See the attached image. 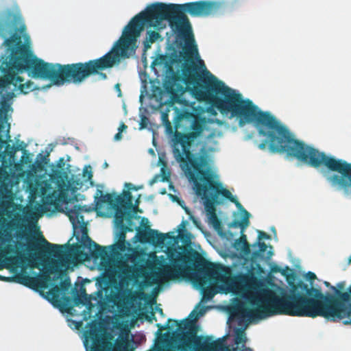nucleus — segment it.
<instances>
[{"label": "nucleus", "instance_id": "obj_1", "mask_svg": "<svg viewBox=\"0 0 351 351\" xmlns=\"http://www.w3.org/2000/svg\"><path fill=\"white\" fill-rule=\"evenodd\" d=\"M26 26L19 12L12 8L0 10V38L10 51L1 64L3 73L4 86L12 84L15 90L27 94L35 89L31 81L24 82L19 73L27 72L36 79L49 80L53 84L60 86L65 83L81 84L91 75H99L101 80L108 78L102 71L112 68L121 60L129 58L137 48L138 38L143 32L134 17L124 27L122 35L112 48L103 56L86 62L68 64H52L45 62L34 55L29 46L21 41V34Z\"/></svg>", "mask_w": 351, "mask_h": 351}, {"label": "nucleus", "instance_id": "obj_2", "mask_svg": "<svg viewBox=\"0 0 351 351\" xmlns=\"http://www.w3.org/2000/svg\"><path fill=\"white\" fill-rule=\"evenodd\" d=\"M206 119L197 112L195 108L192 111L184 110L178 114L175 119V128L184 132L176 131L172 144V154L180 167L189 180L193 182L195 194L202 200L219 204V195L234 203L243 213L241 221L234 220L230 226L239 227L243 232L250 225V214L241 204L232 195L231 192L223 187L217 176L213 172L206 154H196L191 151L195 141L204 131Z\"/></svg>", "mask_w": 351, "mask_h": 351}, {"label": "nucleus", "instance_id": "obj_3", "mask_svg": "<svg viewBox=\"0 0 351 351\" xmlns=\"http://www.w3.org/2000/svg\"><path fill=\"white\" fill-rule=\"evenodd\" d=\"M255 123L260 136L265 139L258 145L261 149L267 146L271 153L285 154L313 168L325 166L339 174L325 175L327 181L346 195L351 194V163L327 156L324 152L295 138L294 135L268 112L259 110L250 99H245V123Z\"/></svg>", "mask_w": 351, "mask_h": 351}, {"label": "nucleus", "instance_id": "obj_4", "mask_svg": "<svg viewBox=\"0 0 351 351\" xmlns=\"http://www.w3.org/2000/svg\"><path fill=\"white\" fill-rule=\"evenodd\" d=\"M221 3L210 0H200L182 4H166L154 3L147 7L145 10L134 16L140 27H154L162 29L164 21H167L170 27L178 39L186 43H193L194 38L191 24L186 13L191 17L206 18L217 14Z\"/></svg>", "mask_w": 351, "mask_h": 351}, {"label": "nucleus", "instance_id": "obj_5", "mask_svg": "<svg viewBox=\"0 0 351 351\" xmlns=\"http://www.w3.org/2000/svg\"><path fill=\"white\" fill-rule=\"evenodd\" d=\"M86 206L74 205L72 208L68 209L66 215L69 217L73 228L81 227V242L84 247L88 249L92 256L97 259L100 258L101 264L105 267L110 266V257L118 256L121 252H124L130 245L126 241V233L132 232V216L130 211L118 210L114 215V221L117 228L119 230L116 234V242L108 247H103L93 241L88 235V230L84 222L82 212L87 211Z\"/></svg>", "mask_w": 351, "mask_h": 351}, {"label": "nucleus", "instance_id": "obj_6", "mask_svg": "<svg viewBox=\"0 0 351 351\" xmlns=\"http://www.w3.org/2000/svg\"><path fill=\"white\" fill-rule=\"evenodd\" d=\"M202 276H198L195 282L202 291V300L208 301L218 293L214 286H207L210 283L221 284V289L226 291H234L239 289L245 282V277L243 275L232 276L230 268L221 264L206 262L199 269Z\"/></svg>", "mask_w": 351, "mask_h": 351}, {"label": "nucleus", "instance_id": "obj_7", "mask_svg": "<svg viewBox=\"0 0 351 351\" xmlns=\"http://www.w3.org/2000/svg\"><path fill=\"white\" fill-rule=\"evenodd\" d=\"M173 319H169L168 322H172ZM175 325L178 326L179 332L177 333L176 337L181 342L178 348L181 351L186 350L194 348L197 350H206L213 346L216 345L215 341L210 343H207V340L210 339L208 337H206V341H202L203 337L197 336L198 326L195 322L192 319H184L181 322L178 320H173Z\"/></svg>", "mask_w": 351, "mask_h": 351}, {"label": "nucleus", "instance_id": "obj_8", "mask_svg": "<svg viewBox=\"0 0 351 351\" xmlns=\"http://www.w3.org/2000/svg\"><path fill=\"white\" fill-rule=\"evenodd\" d=\"M84 344L86 351H128L129 346L128 339L121 338L116 341L113 348L112 343L96 327L86 331Z\"/></svg>", "mask_w": 351, "mask_h": 351}, {"label": "nucleus", "instance_id": "obj_9", "mask_svg": "<svg viewBox=\"0 0 351 351\" xmlns=\"http://www.w3.org/2000/svg\"><path fill=\"white\" fill-rule=\"evenodd\" d=\"M95 202L98 208H101L104 204H108L115 210L126 211H138V206H134L132 203V195L129 191H123L121 195H116L115 193L103 194L102 191L97 190L95 196Z\"/></svg>", "mask_w": 351, "mask_h": 351}, {"label": "nucleus", "instance_id": "obj_10", "mask_svg": "<svg viewBox=\"0 0 351 351\" xmlns=\"http://www.w3.org/2000/svg\"><path fill=\"white\" fill-rule=\"evenodd\" d=\"M176 249L169 250L168 256L171 265H166L159 270V275L165 280H174L179 277L182 271V266L179 262L185 263L188 258L186 255L182 252H178V258H175Z\"/></svg>", "mask_w": 351, "mask_h": 351}, {"label": "nucleus", "instance_id": "obj_11", "mask_svg": "<svg viewBox=\"0 0 351 351\" xmlns=\"http://www.w3.org/2000/svg\"><path fill=\"white\" fill-rule=\"evenodd\" d=\"M139 237L142 242H147L155 245H164L165 239L170 238V236L168 233H160L156 230L149 228L148 230L139 232Z\"/></svg>", "mask_w": 351, "mask_h": 351}, {"label": "nucleus", "instance_id": "obj_12", "mask_svg": "<svg viewBox=\"0 0 351 351\" xmlns=\"http://www.w3.org/2000/svg\"><path fill=\"white\" fill-rule=\"evenodd\" d=\"M204 206V209L208 216L209 223L213 226L217 230L221 229V222L218 218L216 213L215 204L210 203L206 200H202Z\"/></svg>", "mask_w": 351, "mask_h": 351}, {"label": "nucleus", "instance_id": "obj_13", "mask_svg": "<svg viewBox=\"0 0 351 351\" xmlns=\"http://www.w3.org/2000/svg\"><path fill=\"white\" fill-rule=\"evenodd\" d=\"M41 242L45 245V251L47 254L58 258H62L66 255L65 245L52 244L47 241L43 236L41 237Z\"/></svg>", "mask_w": 351, "mask_h": 351}, {"label": "nucleus", "instance_id": "obj_14", "mask_svg": "<svg viewBox=\"0 0 351 351\" xmlns=\"http://www.w3.org/2000/svg\"><path fill=\"white\" fill-rule=\"evenodd\" d=\"M258 246V250L254 252L252 254V259H265L269 260L273 256V252L271 251L272 247L270 246V250L266 252L265 255V252L267 250V245L265 242L258 241L256 243Z\"/></svg>", "mask_w": 351, "mask_h": 351}, {"label": "nucleus", "instance_id": "obj_15", "mask_svg": "<svg viewBox=\"0 0 351 351\" xmlns=\"http://www.w3.org/2000/svg\"><path fill=\"white\" fill-rule=\"evenodd\" d=\"M21 245L23 247L25 246V243H21ZM26 246H27V251L29 253L28 262L29 263L30 267L32 268L37 267V266H36L34 265V263H35V261L38 258V256H37V253H36V252L39 249L38 247V245L35 242L29 241L27 243V244L26 245Z\"/></svg>", "mask_w": 351, "mask_h": 351}, {"label": "nucleus", "instance_id": "obj_16", "mask_svg": "<svg viewBox=\"0 0 351 351\" xmlns=\"http://www.w3.org/2000/svg\"><path fill=\"white\" fill-rule=\"evenodd\" d=\"M234 246L237 250H241L244 255H249L251 253L250 245L247 241L246 235L243 234L235 241Z\"/></svg>", "mask_w": 351, "mask_h": 351}, {"label": "nucleus", "instance_id": "obj_17", "mask_svg": "<svg viewBox=\"0 0 351 351\" xmlns=\"http://www.w3.org/2000/svg\"><path fill=\"white\" fill-rule=\"evenodd\" d=\"M51 273L49 270L43 271L40 275L36 276L35 287L40 288H46L47 283L51 280L50 274Z\"/></svg>", "mask_w": 351, "mask_h": 351}, {"label": "nucleus", "instance_id": "obj_18", "mask_svg": "<svg viewBox=\"0 0 351 351\" xmlns=\"http://www.w3.org/2000/svg\"><path fill=\"white\" fill-rule=\"evenodd\" d=\"M160 37V34L156 31H147V37L143 40L144 51H147L151 48L152 43H155Z\"/></svg>", "mask_w": 351, "mask_h": 351}, {"label": "nucleus", "instance_id": "obj_19", "mask_svg": "<svg viewBox=\"0 0 351 351\" xmlns=\"http://www.w3.org/2000/svg\"><path fill=\"white\" fill-rule=\"evenodd\" d=\"M18 282L29 287H35V277L27 274H21L17 276Z\"/></svg>", "mask_w": 351, "mask_h": 351}, {"label": "nucleus", "instance_id": "obj_20", "mask_svg": "<svg viewBox=\"0 0 351 351\" xmlns=\"http://www.w3.org/2000/svg\"><path fill=\"white\" fill-rule=\"evenodd\" d=\"M9 147H10V145H7L5 149L8 151V153L10 156H13L16 152L20 151V150L23 151L24 154H25L27 152V150L25 149L26 145L24 143V142H21L20 144H19L16 146L11 147L10 148V151L8 150L9 149Z\"/></svg>", "mask_w": 351, "mask_h": 351}, {"label": "nucleus", "instance_id": "obj_21", "mask_svg": "<svg viewBox=\"0 0 351 351\" xmlns=\"http://www.w3.org/2000/svg\"><path fill=\"white\" fill-rule=\"evenodd\" d=\"M161 119L162 121V124L165 125L167 130L171 131V130H172L171 123L169 119V114L167 112H163L162 113Z\"/></svg>", "mask_w": 351, "mask_h": 351}, {"label": "nucleus", "instance_id": "obj_22", "mask_svg": "<svg viewBox=\"0 0 351 351\" xmlns=\"http://www.w3.org/2000/svg\"><path fill=\"white\" fill-rule=\"evenodd\" d=\"M69 250H70L71 253L75 256H78L80 254H82V245H79V244L73 245L70 247Z\"/></svg>", "mask_w": 351, "mask_h": 351}, {"label": "nucleus", "instance_id": "obj_23", "mask_svg": "<svg viewBox=\"0 0 351 351\" xmlns=\"http://www.w3.org/2000/svg\"><path fill=\"white\" fill-rule=\"evenodd\" d=\"M245 338L244 337V332L241 330H238L235 337V343L239 344L241 342H245Z\"/></svg>", "mask_w": 351, "mask_h": 351}, {"label": "nucleus", "instance_id": "obj_24", "mask_svg": "<svg viewBox=\"0 0 351 351\" xmlns=\"http://www.w3.org/2000/svg\"><path fill=\"white\" fill-rule=\"evenodd\" d=\"M59 287L60 288V290H62V291H68L69 287H71V282H70L69 279H65V280H62L60 282V285Z\"/></svg>", "mask_w": 351, "mask_h": 351}, {"label": "nucleus", "instance_id": "obj_25", "mask_svg": "<svg viewBox=\"0 0 351 351\" xmlns=\"http://www.w3.org/2000/svg\"><path fill=\"white\" fill-rule=\"evenodd\" d=\"M88 169H90V166H87L84 168L83 171V177L86 180H91L93 177V173L91 170H88Z\"/></svg>", "mask_w": 351, "mask_h": 351}, {"label": "nucleus", "instance_id": "obj_26", "mask_svg": "<svg viewBox=\"0 0 351 351\" xmlns=\"http://www.w3.org/2000/svg\"><path fill=\"white\" fill-rule=\"evenodd\" d=\"M61 291L62 290H60L59 286L55 285L51 289L50 293L52 295L53 298H57L59 296L60 293H61Z\"/></svg>", "mask_w": 351, "mask_h": 351}, {"label": "nucleus", "instance_id": "obj_27", "mask_svg": "<svg viewBox=\"0 0 351 351\" xmlns=\"http://www.w3.org/2000/svg\"><path fill=\"white\" fill-rule=\"evenodd\" d=\"M258 241H261L262 239H269L271 238L269 234L263 231L258 230Z\"/></svg>", "mask_w": 351, "mask_h": 351}, {"label": "nucleus", "instance_id": "obj_28", "mask_svg": "<svg viewBox=\"0 0 351 351\" xmlns=\"http://www.w3.org/2000/svg\"><path fill=\"white\" fill-rule=\"evenodd\" d=\"M307 277L309 279V280L311 282V286H309L308 285V286L309 287H313V281L316 279V278H317L316 275L313 272L308 271L307 273Z\"/></svg>", "mask_w": 351, "mask_h": 351}, {"label": "nucleus", "instance_id": "obj_29", "mask_svg": "<svg viewBox=\"0 0 351 351\" xmlns=\"http://www.w3.org/2000/svg\"><path fill=\"white\" fill-rule=\"evenodd\" d=\"M123 269L122 271V273L124 274V275H128L130 273L132 272V270H131V268L130 267H128L126 264H123Z\"/></svg>", "mask_w": 351, "mask_h": 351}, {"label": "nucleus", "instance_id": "obj_30", "mask_svg": "<svg viewBox=\"0 0 351 351\" xmlns=\"http://www.w3.org/2000/svg\"><path fill=\"white\" fill-rule=\"evenodd\" d=\"M186 225V221H182L181 222V223L179 225L178 231H179L180 234L182 233L184 230H185Z\"/></svg>", "mask_w": 351, "mask_h": 351}, {"label": "nucleus", "instance_id": "obj_31", "mask_svg": "<svg viewBox=\"0 0 351 351\" xmlns=\"http://www.w3.org/2000/svg\"><path fill=\"white\" fill-rule=\"evenodd\" d=\"M64 158H60L57 162V167L58 168L62 169L64 167Z\"/></svg>", "mask_w": 351, "mask_h": 351}, {"label": "nucleus", "instance_id": "obj_32", "mask_svg": "<svg viewBox=\"0 0 351 351\" xmlns=\"http://www.w3.org/2000/svg\"><path fill=\"white\" fill-rule=\"evenodd\" d=\"M74 302L76 305H78L79 304L82 303V300L81 299V295H77L76 297H75Z\"/></svg>", "mask_w": 351, "mask_h": 351}, {"label": "nucleus", "instance_id": "obj_33", "mask_svg": "<svg viewBox=\"0 0 351 351\" xmlns=\"http://www.w3.org/2000/svg\"><path fill=\"white\" fill-rule=\"evenodd\" d=\"M128 128V126L124 123H121L118 130L119 132H123L125 130H126Z\"/></svg>", "mask_w": 351, "mask_h": 351}, {"label": "nucleus", "instance_id": "obj_34", "mask_svg": "<svg viewBox=\"0 0 351 351\" xmlns=\"http://www.w3.org/2000/svg\"><path fill=\"white\" fill-rule=\"evenodd\" d=\"M122 139V133L118 132L114 136V140L116 141H120Z\"/></svg>", "mask_w": 351, "mask_h": 351}, {"label": "nucleus", "instance_id": "obj_35", "mask_svg": "<svg viewBox=\"0 0 351 351\" xmlns=\"http://www.w3.org/2000/svg\"><path fill=\"white\" fill-rule=\"evenodd\" d=\"M6 97L8 99H12L14 97H15V94L14 93V92H8L6 95Z\"/></svg>", "mask_w": 351, "mask_h": 351}, {"label": "nucleus", "instance_id": "obj_36", "mask_svg": "<svg viewBox=\"0 0 351 351\" xmlns=\"http://www.w3.org/2000/svg\"><path fill=\"white\" fill-rule=\"evenodd\" d=\"M48 155H49V154H47V155L45 156H43L42 154H39L38 157L39 156L43 158V160L44 161V162L45 164H47V157L48 156Z\"/></svg>", "mask_w": 351, "mask_h": 351}, {"label": "nucleus", "instance_id": "obj_37", "mask_svg": "<svg viewBox=\"0 0 351 351\" xmlns=\"http://www.w3.org/2000/svg\"><path fill=\"white\" fill-rule=\"evenodd\" d=\"M145 119H146V118H145V117H144V118L142 119V121H141V128H140L141 129H143V128H145V127H146V123H145Z\"/></svg>", "mask_w": 351, "mask_h": 351}, {"label": "nucleus", "instance_id": "obj_38", "mask_svg": "<svg viewBox=\"0 0 351 351\" xmlns=\"http://www.w3.org/2000/svg\"><path fill=\"white\" fill-rule=\"evenodd\" d=\"M157 327L160 329V330H164V329H166L167 327H169L168 326H162L160 324H157Z\"/></svg>", "mask_w": 351, "mask_h": 351}, {"label": "nucleus", "instance_id": "obj_39", "mask_svg": "<svg viewBox=\"0 0 351 351\" xmlns=\"http://www.w3.org/2000/svg\"><path fill=\"white\" fill-rule=\"evenodd\" d=\"M152 318L156 319L155 317H154V313L153 312H152V315L150 317L147 316L146 317L147 320H148L149 322H152Z\"/></svg>", "mask_w": 351, "mask_h": 351}, {"label": "nucleus", "instance_id": "obj_40", "mask_svg": "<svg viewBox=\"0 0 351 351\" xmlns=\"http://www.w3.org/2000/svg\"><path fill=\"white\" fill-rule=\"evenodd\" d=\"M131 186H132V184H130V183L125 184V186L129 189H132ZM132 189L137 190V189L136 187H132Z\"/></svg>", "mask_w": 351, "mask_h": 351}, {"label": "nucleus", "instance_id": "obj_41", "mask_svg": "<svg viewBox=\"0 0 351 351\" xmlns=\"http://www.w3.org/2000/svg\"><path fill=\"white\" fill-rule=\"evenodd\" d=\"M324 285H325V286H326V287H329L330 289H331V287H332V286L330 284V282H327V281H325V282H324Z\"/></svg>", "mask_w": 351, "mask_h": 351}, {"label": "nucleus", "instance_id": "obj_42", "mask_svg": "<svg viewBox=\"0 0 351 351\" xmlns=\"http://www.w3.org/2000/svg\"><path fill=\"white\" fill-rule=\"evenodd\" d=\"M5 142L2 139L1 136L0 135V147H1Z\"/></svg>", "mask_w": 351, "mask_h": 351}, {"label": "nucleus", "instance_id": "obj_43", "mask_svg": "<svg viewBox=\"0 0 351 351\" xmlns=\"http://www.w3.org/2000/svg\"><path fill=\"white\" fill-rule=\"evenodd\" d=\"M158 176H155L152 180L151 181V184H154V182H156L157 181V178H158Z\"/></svg>", "mask_w": 351, "mask_h": 351}, {"label": "nucleus", "instance_id": "obj_44", "mask_svg": "<svg viewBox=\"0 0 351 351\" xmlns=\"http://www.w3.org/2000/svg\"><path fill=\"white\" fill-rule=\"evenodd\" d=\"M183 208L184 209V210L186 211V213L187 214L190 215V210H189V209L187 207H186V206L184 207L183 206Z\"/></svg>", "mask_w": 351, "mask_h": 351}, {"label": "nucleus", "instance_id": "obj_45", "mask_svg": "<svg viewBox=\"0 0 351 351\" xmlns=\"http://www.w3.org/2000/svg\"><path fill=\"white\" fill-rule=\"evenodd\" d=\"M157 311L160 314V315H163V311L162 308H157Z\"/></svg>", "mask_w": 351, "mask_h": 351}, {"label": "nucleus", "instance_id": "obj_46", "mask_svg": "<svg viewBox=\"0 0 351 351\" xmlns=\"http://www.w3.org/2000/svg\"><path fill=\"white\" fill-rule=\"evenodd\" d=\"M42 252H45V253H47L45 251V246L43 247V249H40L39 252H38V254H40V253H42Z\"/></svg>", "mask_w": 351, "mask_h": 351}, {"label": "nucleus", "instance_id": "obj_47", "mask_svg": "<svg viewBox=\"0 0 351 351\" xmlns=\"http://www.w3.org/2000/svg\"><path fill=\"white\" fill-rule=\"evenodd\" d=\"M167 180H168V177L163 176L162 181L165 182V181H167Z\"/></svg>", "mask_w": 351, "mask_h": 351}, {"label": "nucleus", "instance_id": "obj_48", "mask_svg": "<svg viewBox=\"0 0 351 351\" xmlns=\"http://www.w3.org/2000/svg\"><path fill=\"white\" fill-rule=\"evenodd\" d=\"M82 295H83V296H84V297L86 296V293L85 289H83V291H82Z\"/></svg>", "mask_w": 351, "mask_h": 351}, {"label": "nucleus", "instance_id": "obj_49", "mask_svg": "<svg viewBox=\"0 0 351 351\" xmlns=\"http://www.w3.org/2000/svg\"><path fill=\"white\" fill-rule=\"evenodd\" d=\"M351 263V256L348 259V264L350 265Z\"/></svg>", "mask_w": 351, "mask_h": 351}, {"label": "nucleus", "instance_id": "obj_50", "mask_svg": "<svg viewBox=\"0 0 351 351\" xmlns=\"http://www.w3.org/2000/svg\"><path fill=\"white\" fill-rule=\"evenodd\" d=\"M351 263V256L348 259V264L350 265Z\"/></svg>", "mask_w": 351, "mask_h": 351}, {"label": "nucleus", "instance_id": "obj_51", "mask_svg": "<svg viewBox=\"0 0 351 351\" xmlns=\"http://www.w3.org/2000/svg\"><path fill=\"white\" fill-rule=\"evenodd\" d=\"M199 63L203 66H205L204 62L202 60H199Z\"/></svg>", "mask_w": 351, "mask_h": 351}, {"label": "nucleus", "instance_id": "obj_52", "mask_svg": "<svg viewBox=\"0 0 351 351\" xmlns=\"http://www.w3.org/2000/svg\"><path fill=\"white\" fill-rule=\"evenodd\" d=\"M191 219H193L194 223H196L195 219L193 216H191Z\"/></svg>", "mask_w": 351, "mask_h": 351}, {"label": "nucleus", "instance_id": "obj_53", "mask_svg": "<svg viewBox=\"0 0 351 351\" xmlns=\"http://www.w3.org/2000/svg\"><path fill=\"white\" fill-rule=\"evenodd\" d=\"M193 48H194L195 51L197 53V49L196 46H193Z\"/></svg>", "mask_w": 351, "mask_h": 351}, {"label": "nucleus", "instance_id": "obj_54", "mask_svg": "<svg viewBox=\"0 0 351 351\" xmlns=\"http://www.w3.org/2000/svg\"><path fill=\"white\" fill-rule=\"evenodd\" d=\"M195 313V311H193L191 314L189 315V316H192L193 315V313Z\"/></svg>", "mask_w": 351, "mask_h": 351}, {"label": "nucleus", "instance_id": "obj_55", "mask_svg": "<svg viewBox=\"0 0 351 351\" xmlns=\"http://www.w3.org/2000/svg\"><path fill=\"white\" fill-rule=\"evenodd\" d=\"M245 351H252V349H250V348H246V349H245Z\"/></svg>", "mask_w": 351, "mask_h": 351}, {"label": "nucleus", "instance_id": "obj_56", "mask_svg": "<svg viewBox=\"0 0 351 351\" xmlns=\"http://www.w3.org/2000/svg\"><path fill=\"white\" fill-rule=\"evenodd\" d=\"M199 313L200 315H202L204 314V312H202V311H200Z\"/></svg>", "mask_w": 351, "mask_h": 351}, {"label": "nucleus", "instance_id": "obj_57", "mask_svg": "<svg viewBox=\"0 0 351 351\" xmlns=\"http://www.w3.org/2000/svg\"><path fill=\"white\" fill-rule=\"evenodd\" d=\"M104 167H108V164L106 162L104 164Z\"/></svg>", "mask_w": 351, "mask_h": 351}]
</instances>
